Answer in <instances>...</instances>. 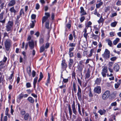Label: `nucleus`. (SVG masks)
Instances as JSON below:
<instances>
[{
  "label": "nucleus",
  "mask_w": 121,
  "mask_h": 121,
  "mask_svg": "<svg viewBox=\"0 0 121 121\" xmlns=\"http://www.w3.org/2000/svg\"><path fill=\"white\" fill-rule=\"evenodd\" d=\"M98 112L99 113L100 115H105L106 112V111L105 109H100L98 111Z\"/></svg>",
  "instance_id": "14"
},
{
  "label": "nucleus",
  "mask_w": 121,
  "mask_h": 121,
  "mask_svg": "<svg viewBox=\"0 0 121 121\" xmlns=\"http://www.w3.org/2000/svg\"><path fill=\"white\" fill-rule=\"evenodd\" d=\"M49 43H46L45 47V49H47L48 48L49 46Z\"/></svg>",
  "instance_id": "56"
},
{
  "label": "nucleus",
  "mask_w": 121,
  "mask_h": 121,
  "mask_svg": "<svg viewBox=\"0 0 121 121\" xmlns=\"http://www.w3.org/2000/svg\"><path fill=\"white\" fill-rule=\"evenodd\" d=\"M4 13V11H3L0 13V20H2L3 19Z\"/></svg>",
  "instance_id": "31"
},
{
  "label": "nucleus",
  "mask_w": 121,
  "mask_h": 121,
  "mask_svg": "<svg viewBox=\"0 0 121 121\" xmlns=\"http://www.w3.org/2000/svg\"><path fill=\"white\" fill-rule=\"evenodd\" d=\"M92 24V23L90 21H89L86 26L85 27H87V28H88V27H90L91 28H91L92 27L91 25Z\"/></svg>",
  "instance_id": "33"
},
{
  "label": "nucleus",
  "mask_w": 121,
  "mask_h": 121,
  "mask_svg": "<svg viewBox=\"0 0 121 121\" xmlns=\"http://www.w3.org/2000/svg\"><path fill=\"white\" fill-rule=\"evenodd\" d=\"M74 61L73 59H70L69 60V69H71V67L72 66L73 63Z\"/></svg>",
  "instance_id": "15"
},
{
  "label": "nucleus",
  "mask_w": 121,
  "mask_h": 121,
  "mask_svg": "<svg viewBox=\"0 0 121 121\" xmlns=\"http://www.w3.org/2000/svg\"><path fill=\"white\" fill-rule=\"evenodd\" d=\"M7 58L5 56H4L3 58V59L2 61L5 63L6 61H7Z\"/></svg>",
  "instance_id": "54"
},
{
  "label": "nucleus",
  "mask_w": 121,
  "mask_h": 121,
  "mask_svg": "<svg viewBox=\"0 0 121 121\" xmlns=\"http://www.w3.org/2000/svg\"><path fill=\"white\" fill-rule=\"evenodd\" d=\"M110 10V7L109 6H108L106 7L105 8V12H107L108 11Z\"/></svg>",
  "instance_id": "63"
},
{
  "label": "nucleus",
  "mask_w": 121,
  "mask_h": 121,
  "mask_svg": "<svg viewBox=\"0 0 121 121\" xmlns=\"http://www.w3.org/2000/svg\"><path fill=\"white\" fill-rule=\"evenodd\" d=\"M94 14L95 15H96L98 17H99L100 16V14L99 13H98L96 9H95Z\"/></svg>",
  "instance_id": "40"
},
{
  "label": "nucleus",
  "mask_w": 121,
  "mask_h": 121,
  "mask_svg": "<svg viewBox=\"0 0 121 121\" xmlns=\"http://www.w3.org/2000/svg\"><path fill=\"white\" fill-rule=\"evenodd\" d=\"M120 68V66L118 64L116 63L114 64L113 69L116 72H118Z\"/></svg>",
  "instance_id": "9"
},
{
  "label": "nucleus",
  "mask_w": 121,
  "mask_h": 121,
  "mask_svg": "<svg viewBox=\"0 0 121 121\" xmlns=\"http://www.w3.org/2000/svg\"><path fill=\"white\" fill-rule=\"evenodd\" d=\"M103 4V2H100L96 4V7L97 8H99Z\"/></svg>",
  "instance_id": "28"
},
{
  "label": "nucleus",
  "mask_w": 121,
  "mask_h": 121,
  "mask_svg": "<svg viewBox=\"0 0 121 121\" xmlns=\"http://www.w3.org/2000/svg\"><path fill=\"white\" fill-rule=\"evenodd\" d=\"M8 120V117H7L5 116H4L3 118L1 119H0V121H7Z\"/></svg>",
  "instance_id": "36"
},
{
  "label": "nucleus",
  "mask_w": 121,
  "mask_h": 121,
  "mask_svg": "<svg viewBox=\"0 0 121 121\" xmlns=\"http://www.w3.org/2000/svg\"><path fill=\"white\" fill-rule=\"evenodd\" d=\"M73 89L75 93H76L77 91V89H76V84L74 82H73Z\"/></svg>",
  "instance_id": "23"
},
{
  "label": "nucleus",
  "mask_w": 121,
  "mask_h": 121,
  "mask_svg": "<svg viewBox=\"0 0 121 121\" xmlns=\"http://www.w3.org/2000/svg\"><path fill=\"white\" fill-rule=\"evenodd\" d=\"M94 50L93 49H91L90 51L89 54L87 55L88 57H90L92 55V53L93 52Z\"/></svg>",
  "instance_id": "35"
},
{
  "label": "nucleus",
  "mask_w": 121,
  "mask_h": 121,
  "mask_svg": "<svg viewBox=\"0 0 121 121\" xmlns=\"http://www.w3.org/2000/svg\"><path fill=\"white\" fill-rule=\"evenodd\" d=\"M26 86L27 88H30L31 87V84L30 82H27L26 83Z\"/></svg>",
  "instance_id": "47"
},
{
  "label": "nucleus",
  "mask_w": 121,
  "mask_h": 121,
  "mask_svg": "<svg viewBox=\"0 0 121 121\" xmlns=\"http://www.w3.org/2000/svg\"><path fill=\"white\" fill-rule=\"evenodd\" d=\"M39 43L40 44H42L44 42V39L42 38H41L39 39Z\"/></svg>",
  "instance_id": "44"
},
{
  "label": "nucleus",
  "mask_w": 121,
  "mask_h": 121,
  "mask_svg": "<svg viewBox=\"0 0 121 121\" xmlns=\"http://www.w3.org/2000/svg\"><path fill=\"white\" fill-rule=\"evenodd\" d=\"M102 55L105 59H107L109 58L110 57V52L108 49H106L104 53Z\"/></svg>",
  "instance_id": "3"
},
{
  "label": "nucleus",
  "mask_w": 121,
  "mask_h": 121,
  "mask_svg": "<svg viewBox=\"0 0 121 121\" xmlns=\"http://www.w3.org/2000/svg\"><path fill=\"white\" fill-rule=\"evenodd\" d=\"M27 100L30 103H33L34 102V99L31 97H29L27 99Z\"/></svg>",
  "instance_id": "26"
},
{
  "label": "nucleus",
  "mask_w": 121,
  "mask_h": 121,
  "mask_svg": "<svg viewBox=\"0 0 121 121\" xmlns=\"http://www.w3.org/2000/svg\"><path fill=\"white\" fill-rule=\"evenodd\" d=\"M49 22L48 21H47L46 22L45 27L48 29H49Z\"/></svg>",
  "instance_id": "39"
},
{
  "label": "nucleus",
  "mask_w": 121,
  "mask_h": 121,
  "mask_svg": "<svg viewBox=\"0 0 121 121\" xmlns=\"http://www.w3.org/2000/svg\"><path fill=\"white\" fill-rule=\"evenodd\" d=\"M110 94V92L108 90L106 91L102 95V99L104 100L107 99L109 96Z\"/></svg>",
  "instance_id": "4"
},
{
  "label": "nucleus",
  "mask_w": 121,
  "mask_h": 121,
  "mask_svg": "<svg viewBox=\"0 0 121 121\" xmlns=\"http://www.w3.org/2000/svg\"><path fill=\"white\" fill-rule=\"evenodd\" d=\"M12 41L9 38L6 39L4 42V44L6 50L8 51L9 50L12 44Z\"/></svg>",
  "instance_id": "2"
},
{
  "label": "nucleus",
  "mask_w": 121,
  "mask_h": 121,
  "mask_svg": "<svg viewBox=\"0 0 121 121\" xmlns=\"http://www.w3.org/2000/svg\"><path fill=\"white\" fill-rule=\"evenodd\" d=\"M88 95L90 97H92L93 96V94L90 89L89 90V92L88 94Z\"/></svg>",
  "instance_id": "51"
},
{
  "label": "nucleus",
  "mask_w": 121,
  "mask_h": 121,
  "mask_svg": "<svg viewBox=\"0 0 121 121\" xmlns=\"http://www.w3.org/2000/svg\"><path fill=\"white\" fill-rule=\"evenodd\" d=\"M18 99L19 100L21 99L23 97V93H22L18 96Z\"/></svg>",
  "instance_id": "43"
},
{
  "label": "nucleus",
  "mask_w": 121,
  "mask_h": 121,
  "mask_svg": "<svg viewBox=\"0 0 121 121\" xmlns=\"http://www.w3.org/2000/svg\"><path fill=\"white\" fill-rule=\"evenodd\" d=\"M120 39L118 38H117L116 39L113 41V43L114 45H116L119 42Z\"/></svg>",
  "instance_id": "24"
},
{
  "label": "nucleus",
  "mask_w": 121,
  "mask_h": 121,
  "mask_svg": "<svg viewBox=\"0 0 121 121\" xmlns=\"http://www.w3.org/2000/svg\"><path fill=\"white\" fill-rule=\"evenodd\" d=\"M120 85V83H118V82H117V83L115 84V88L116 89L118 88Z\"/></svg>",
  "instance_id": "55"
},
{
  "label": "nucleus",
  "mask_w": 121,
  "mask_h": 121,
  "mask_svg": "<svg viewBox=\"0 0 121 121\" xmlns=\"http://www.w3.org/2000/svg\"><path fill=\"white\" fill-rule=\"evenodd\" d=\"M81 94V89L79 86L78 85V91L77 95L78 99L80 101H81L82 100Z\"/></svg>",
  "instance_id": "5"
},
{
  "label": "nucleus",
  "mask_w": 121,
  "mask_h": 121,
  "mask_svg": "<svg viewBox=\"0 0 121 121\" xmlns=\"http://www.w3.org/2000/svg\"><path fill=\"white\" fill-rule=\"evenodd\" d=\"M117 105V103L116 102L112 103L111 104V105L112 106H115Z\"/></svg>",
  "instance_id": "59"
},
{
  "label": "nucleus",
  "mask_w": 121,
  "mask_h": 121,
  "mask_svg": "<svg viewBox=\"0 0 121 121\" xmlns=\"http://www.w3.org/2000/svg\"><path fill=\"white\" fill-rule=\"evenodd\" d=\"M20 114L22 116L26 114V111L23 109L21 110L20 111Z\"/></svg>",
  "instance_id": "34"
},
{
  "label": "nucleus",
  "mask_w": 121,
  "mask_h": 121,
  "mask_svg": "<svg viewBox=\"0 0 121 121\" xmlns=\"http://www.w3.org/2000/svg\"><path fill=\"white\" fill-rule=\"evenodd\" d=\"M45 48L44 45H42L40 48V53L43 52L45 50Z\"/></svg>",
  "instance_id": "30"
},
{
  "label": "nucleus",
  "mask_w": 121,
  "mask_h": 121,
  "mask_svg": "<svg viewBox=\"0 0 121 121\" xmlns=\"http://www.w3.org/2000/svg\"><path fill=\"white\" fill-rule=\"evenodd\" d=\"M104 19L103 18L102 16H101L99 19L98 21V22L99 24L101 23H102V24H103L104 22Z\"/></svg>",
  "instance_id": "19"
},
{
  "label": "nucleus",
  "mask_w": 121,
  "mask_h": 121,
  "mask_svg": "<svg viewBox=\"0 0 121 121\" xmlns=\"http://www.w3.org/2000/svg\"><path fill=\"white\" fill-rule=\"evenodd\" d=\"M101 78H97L96 80L95 81V84L97 85H99L101 82Z\"/></svg>",
  "instance_id": "18"
},
{
  "label": "nucleus",
  "mask_w": 121,
  "mask_h": 121,
  "mask_svg": "<svg viewBox=\"0 0 121 121\" xmlns=\"http://www.w3.org/2000/svg\"><path fill=\"white\" fill-rule=\"evenodd\" d=\"M77 104L78 105V113L80 115L83 116L82 115L81 113L80 105L79 103H78Z\"/></svg>",
  "instance_id": "17"
},
{
  "label": "nucleus",
  "mask_w": 121,
  "mask_h": 121,
  "mask_svg": "<svg viewBox=\"0 0 121 121\" xmlns=\"http://www.w3.org/2000/svg\"><path fill=\"white\" fill-rule=\"evenodd\" d=\"M69 40H70L72 41L73 39V37L72 34H70L69 36Z\"/></svg>",
  "instance_id": "49"
},
{
  "label": "nucleus",
  "mask_w": 121,
  "mask_h": 121,
  "mask_svg": "<svg viewBox=\"0 0 121 121\" xmlns=\"http://www.w3.org/2000/svg\"><path fill=\"white\" fill-rule=\"evenodd\" d=\"M10 12L12 13H13L14 14H15L16 13H17L18 11L16 10L13 7L11 8L9 10Z\"/></svg>",
  "instance_id": "16"
},
{
  "label": "nucleus",
  "mask_w": 121,
  "mask_h": 121,
  "mask_svg": "<svg viewBox=\"0 0 121 121\" xmlns=\"http://www.w3.org/2000/svg\"><path fill=\"white\" fill-rule=\"evenodd\" d=\"M68 77L67 79H65L63 78V80L62 81V83L64 82V83H67L68 81Z\"/></svg>",
  "instance_id": "48"
},
{
  "label": "nucleus",
  "mask_w": 121,
  "mask_h": 121,
  "mask_svg": "<svg viewBox=\"0 0 121 121\" xmlns=\"http://www.w3.org/2000/svg\"><path fill=\"white\" fill-rule=\"evenodd\" d=\"M30 116L29 114L28 113H26L24 116V119L25 120H28V118Z\"/></svg>",
  "instance_id": "27"
},
{
  "label": "nucleus",
  "mask_w": 121,
  "mask_h": 121,
  "mask_svg": "<svg viewBox=\"0 0 121 121\" xmlns=\"http://www.w3.org/2000/svg\"><path fill=\"white\" fill-rule=\"evenodd\" d=\"M90 76V69L89 68L87 70L85 74V78H88Z\"/></svg>",
  "instance_id": "11"
},
{
  "label": "nucleus",
  "mask_w": 121,
  "mask_h": 121,
  "mask_svg": "<svg viewBox=\"0 0 121 121\" xmlns=\"http://www.w3.org/2000/svg\"><path fill=\"white\" fill-rule=\"evenodd\" d=\"M106 40L107 42L108 45L109 46L111 47L112 44V41L110 40L109 39H107Z\"/></svg>",
  "instance_id": "25"
},
{
  "label": "nucleus",
  "mask_w": 121,
  "mask_h": 121,
  "mask_svg": "<svg viewBox=\"0 0 121 121\" xmlns=\"http://www.w3.org/2000/svg\"><path fill=\"white\" fill-rule=\"evenodd\" d=\"M77 68L78 70L80 72L82 73L83 70V68L82 66L80 65H78Z\"/></svg>",
  "instance_id": "22"
},
{
  "label": "nucleus",
  "mask_w": 121,
  "mask_h": 121,
  "mask_svg": "<svg viewBox=\"0 0 121 121\" xmlns=\"http://www.w3.org/2000/svg\"><path fill=\"white\" fill-rule=\"evenodd\" d=\"M116 4L118 6H120L121 5V1L118 0L117 1L116 3Z\"/></svg>",
  "instance_id": "58"
},
{
  "label": "nucleus",
  "mask_w": 121,
  "mask_h": 121,
  "mask_svg": "<svg viewBox=\"0 0 121 121\" xmlns=\"http://www.w3.org/2000/svg\"><path fill=\"white\" fill-rule=\"evenodd\" d=\"M19 14L21 16L22 14L23 15V16L24 15L25 13L23 9H22L20 10L19 12Z\"/></svg>",
  "instance_id": "42"
},
{
  "label": "nucleus",
  "mask_w": 121,
  "mask_h": 121,
  "mask_svg": "<svg viewBox=\"0 0 121 121\" xmlns=\"http://www.w3.org/2000/svg\"><path fill=\"white\" fill-rule=\"evenodd\" d=\"M6 37H9V35L8 33L5 31L3 33V38L4 39Z\"/></svg>",
  "instance_id": "38"
},
{
  "label": "nucleus",
  "mask_w": 121,
  "mask_h": 121,
  "mask_svg": "<svg viewBox=\"0 0 121 121\" xmlns=\"http://www.w3.org/2000/svg\"><path fill=\"white\" fill-rule=\"evenodd\" d=\"M68 110L69 111L70 116V117H71L72 115V111L70 104H69L68 106Z\"/></svg>",
  "instance_id": "20"
},
{
  "label": "nucleus",
  "mask_w": 121,
  "mask_h": 121,
  "mask_svg": "<svg viewBox=\"0 0 121 121\" xmlns=\"http://www.w3.org/2000/svg\"><path fill=\"white\" fill-rule=\"evenodd\" d=\"M45 16H44V17H45L48 18L50 16V14L49 13H45Z\"/></svg>",
  "instance_id": "50"
},
{
  "label": "nucleus",
  "mask_w": 121,
  "mask_h": 121,
  "mask_svg": "<svg viewBox=\"0 0 121 121\" xmlns=\"http://www.w3.org/2000/svg\"><path fill=\"white\" fill-rule=\"evenodd\" d=\"M77 80L78 82L80 85V86H82V82L81 81V80L79 79V78H77Z\"/></svg>",
  "instance_id": "53"
},
{
  "label": "nucleus",
  "mask_w": 121,
  "mask_h": 121,
  "mask_svg": "<svg viewBox=\"0 0 121 121\" xmlns=\"http://www.w3.org/2000/svg\"><path fill=\"white\" fill-rule=\"evenodd\" d=\"M29 45L30 49H32L34 47V43L33 41L29 42Z\"/></svg>",
  "instance_id": "13"
},
{
  "label": "nucleus",
  "mask_w": 121,
  "mask_h": 121,
  "mask_svg": "<svg viewBox=\"0 0 121 121\" xmlns=\"http://www.w3.org/2000/svg\"><path fill=\"white\" fill-rule=\"evenodd\" d=\"M77 58L79 59H80L82 57L81 54L79 52H77Z\"/></svg>",
  "instance_id": "41"
},
{
  "label": "nucleus",
  "mask_w": 121,
  "mask_h": 121,
  "mask_svg": "<svg viewBox=\"0 0 121 121\" xmlns=\"http://www.w3.org/2000/svg\"><path fill=\"white\" fill-rule=\"evenodd\" d=\"M5 80L4 79V77H2V76H1L0 77V83L4 81Z\"/></svg>",
  "instance_id": "52"
},
{
  "label": "nucleus",
  "mask_w": 121,
  "mask_h": 121,
  "mask_svg": "<svg viewBox=\"0 0 121 121\" xmlns=\"http://www.w3.org/2000/svg\"><path fill=\"white\" fill-rule=\"evenodd\" d=\"M84 63V61L83 60H82L80 61L79 62V64L78 65H82Z\"/></svg>",
  "instance_id": "62"
},
{
  "label": "nucleus",
  "mask_w": 121,
  "mask_h": 121,
  "mask_svg": "<svg viewBox=\"0 0 121 121\" xmlns=\"http://www.w3.org/2000/svg\"><path fill=\"white\" fill-rule=\"evenodd\" d=\"M48 19V18H47V17H45L44 16L43 17L42 20V23L43 25L46 21H47V20Z\"/></svg>",
  "instance_id": "32"
},
{
  "label": "nucleus",
  "mask_w": 121,
  "mask_h": 121,
  "mask_svg": "<svg viewBox=\"0 0 121 121\" xmlns=\"http://www.w3.org/2000/svg\"><path fill=\"white\" fill-rule=\"evenodd\" d=\"M85 19V17L84 16H82L80 18V21L81 22H83Z\"/></svg>",
  "instance_id": "57"
},
{
  "label": "nucleus",
  "mask_w": 121,
  "mask_h": 121,
  "mask_svg": "<svg viewBox=\"0 0 121 121\" xmlns=\"http://www.w3.org/2000/svg\"><path fill=\"white\" fill-rule=\"evenodd\" d=\"M91 36H92V38L95 40L97 39L98 37V35L94 34L93 33L92 34Z\"/></svg>",
  "instance_id": "29"
},
{
  "label": "nucleus",
  "mask_w": 121,
  "mask_h": 121,
  "mask_svg": "<svg viewBox=\"0 0 121 121\" xmlns=\"http://www.w3.org/2000/svg\"><path fill=\"white\" fill-rule=\"evenodd\" d=\"M13 21H9L6 25V30L7 32L11 31L12 30L13 27Z\"/></svg>",
  "instance_id": "1"
},
{
  "label": "nucleus",
  "mask_w": 121,
  "mask_h": 121,
  "mask_svg": "<svg viewBox=\"0 0 121 121\" xmlns=\"http://www.w3.org/2000/svg\"><path fill=\"white\" fill-rule=\"evenodd\" d=\"M72 78H75L76 76V73L74 71L72 72Z\"/></svg>",
  "instance_id": "46"
},
{
  "label": "nucleus",
  "mask_w": 121,
  "mask_h": 121,
  "mask_svg": "<svg viewBox=\"0 0 121 121\" xmlns=\"http://www.w3.org/2000/svg\"><path fill=\"white\" fill-rule=\"evenodd\" d=\"M32 23H31L30 24V28H33L35 26L34 23L33 22V21H31Z\"/></svg>",
  "instance_id": "45"
},
{
  "label": "nucleus",
  "mask_w": 121,
  "mask_h": 121,
  "mask_svg": "<svg viewBox=\"0 0 121 121\" xmlns=\"http://www.w3.org/2000/svg\"><path fill=\"white\" fill-rule=\"evenodd\" d=\"M117 22H115L111 23L110 24L111 26L112 27H115L116 25Z\"/></svg>",
  "instance_id": "37"
},
{
  "label": "nucleus",
  "mask_w": 121,
  "mask_h": 121,
  "mask_svg": "<svg viewBox=\"0 0 121 121\" xmlns=\"http://www.w3.org/2000/svg\"><path fill=\"white\" fill-rule=\"evenodd\" d=\"M61 65L62 66V68L63 69H65L67 68V65L65 63V60H63L62 61Z\"/></svg>",
  "instance_id": "12"
},
{
  "label": "nucleus",
  "mask_w": 121,
  "mask_h": 121,
  "mask_svg": "<svg viewBox=\"0 0 121 121\" xmlns=\"http://www.w3.org/2000/svg\"><path fill=\"white\" fill-rule=\"evenodd\" d=\"M95 93L98 94L100 93L101 92V88L99 86H97L95 87L94 90Z\"/></svg>",
  "instance_id": "7"
},
{
  "label": "nucleus",
  "mask_w": 121,
  "mask_h": 121,
  "mask_svg": "<svg viewBox=\"0 0 121 121\" xmlns=\"http://www.w3.org/2000/svg\"><path fill=\"white\" fill-rule=\"evenodd\" d=\"M76 43H70L69 46V47H74L76 46Z\"/></svg>",
  "instance_id": "21"
},
{
  "label": "nucleus",
  "mask_w": 121,
  "mask_h": 121,
  "mask_svg": "<svg viewBox=\"0 0 121 121\" xmlns=\"http://www.w3.org/2000/svg\"><path fill=\"white\" fill-rule=\"evenodd\" d=\"M5 63L2 61H0V66H3L4 64Z\"/></svg>",
  "instance_id": "64"
},
{
  "label": "nucleus",
  "mask_w": 121,
  "mask_h": 121,
  "mask_svg": "<svg viewBox=\"0 0 121 121\" xmlns=\"http://www.w3.org/2000/svg\"><path fill=\"white\" fill-rule=\"evenodd\" d=\"M113 64V63L112 62H110L109 63V64L108 65V66L109 67V68H110L112 67Z\"/></svg>",
  "instance_id": "60"
},
{
  "label": "nucleus",
  "mask_w": 121,
  "mask_h": 121,
  "mask_svg": "<svg viewBox=\"0 0 121 121\" xmlns=\"http://www.w3.org/2000/svg\"><path fill=\"white\" fill-rule=\"evenodd\" d=\"M36 17V15L35 14H32L31 15V18L32 19H35Z\"/></svg>",
  "instance_id": "61"
},
{
  "label": "nucleus",
  "mask_w": 121,
  "mask_h": 121,
  "mask_svg": "<svg viewBox=\"0 0 121 121\" xmlns=\"http://www.w3.org/2000/svg\"><path fill=\"white\" fill-rule=\"evenodd\" d=\"M72 107L73 113L75 115H77L78 113L75 108V102L74 101H73V103L72 105Z\"/></svg>",
  "instance_id": "8"
},
{
  "label": "nucleus",
  "mask_w": 121,
  "mask_h": 121,
  "mask_svg": "<svg viewBox=\"0 0 121 121\" xmlns=\"http://www.w3.org/2000/svg\"><path fill=\"white\" fill-rule=\"evenodd\" d=\"M108 71L107 67L106 66H104L103 68L102 71L101 72V74L103 77H106V74L108 72Z\"/></svg>",
  "instance_id": "6"
},
{
  "label": "nucleus",
  "mask_w": 121,
  "mask_h": 121,
  "mask_svg": "<svg viewBox=\"0 0 121 121\" xmlns=\"http://www.w3.org/2000/svg\"><path fill=\"white\" fill-rule=\"evenodd\" d=\"M16 3L15 0H11L9 3L8 4V6L9 7L13 6Z\"/></svg>",
  "instance_id": "10"
}]
</instances>
